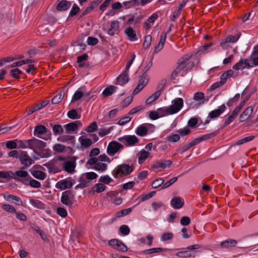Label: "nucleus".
<instances>
[{
  "instance_id": "obj_41",
  "label": "nucleus",
  "mask_w": 258,
  "mask_h": 258,
  "mask_svg": "<svg viewBox=\"0 0 258 258\" xmlns=\"http://www.w3.org/2000/svg\"><path fill=\"white\" fill-rule=\"evenodd\" d=\"M116 87L113 86H110L107 88H106L103 92V94L105 96H109L112 95L115 91Z\"/></svg>"
},
{
  "instance_id": "obj_54",
  "label": "nucleus",
  "mask_w": 258,
  "mask_h": 258,
  "mask_svg": "<svg viewBox=\"0 0 258 258\" xmlns=\"http://www.w3.org/2000/svg\"><path fill=\"white\" fill-rule=\"evenodd\" d=\"M30 203L34 207H35L38 208H41L43 207V203L38 200L30 199Z\"/></svg>"
},
{
  "instance_id": "obj_47",
  "label": "nucleus",
  "mask_w": 258,
  "mask_h": 258,
  "mask_svg": "<svg viewBox=\"0 0 258 258\" xmlns=\"http://www.w3.org/2000/svg\"><path fill=\"white\" fill-rule=\"evenodd\" d=\"M106 186L102 183H97L95 184L93 188V190L98 193L103 191L105 189Z\"/></svg>"
},
{
  "instance_id": "obj_59",
  "label": "nucleus",
  "mask_w": 258,
  "mask_h": 258,
  "mask_svg": "<svg viewBox=\"0 0 258 258\" xmlns=\"http://www.w3.org/2000/svg\"><path fill=\"white\" fill-rule=\"evenodd\" d=\"M120 232L124 235H128L130 232L129 227L125 225H121L119 228Z\"/></svg>"
},
{
  "instance_id": "obj_2",
  "label": "nucleus",
  "mask_w": 258,
  "mask_h": 258,
  "mask_svg": "<svg viewBox=\"0 0 258 258\" xmlns=\"http://www.w3.org/2000/svg\"><path fill=\"white\" fill-rule=\"evenodd\" d=\"M18 148L22 149L29 148L38 154L39 152L44 149L46 146V143L33 138L32 139L18 141Z\"/></svg>"
},
{
  "instance_id": "obj_62",
  "label": "nucleus",
  "mask_w": 258,
  "mask_h": 258,
  "mask_svg": "<svg viewBox=\"0 0 258 258\" xmlns=\"http://www.w3.org/2000/svg\"><path fill=\"white\" fill-rule=\"evenodd\" d=\"M99 181L105 184H109L112 179L108 175L102 176L99 178Z\"/></svg>"
},
{
  "instance_id": "obj_9",
  "label": "nucleus",
  "mask_w": 258,
  "mask_h": 258,
  "mask_svg": "<svg viewBox=\"0 0 258 258\" xmlns=\"http://www.w3.org/2000/svg\"><path fill=\"white\" fill-rule=\"evenodd\" d=\"M183 106V99L181 98H176L172 101V104L168 107L172 115L179 112Z\"/></svg>"
},
{
  "instance_id": "obj_13",
  "label": "nucleus",
  "mask_w": 258,
  "mask_h": 258,
  "mask_svg": "<svg viewBox=\"0 0 258 258\" xmlns=\"http://www.w3.org/2000/svg\"><path fill=\"white\" fill-rule=\"evenodd\" d=\"M73 185V180L71 179V178H68L59 180L56 183L55 187L57 189L64 190L67 188H70L72 187Z\"/></svg>"
},
{
  "instance_id": "obj_35",
  "label": "nucleus",
  "mask_w": 258,
  "mask_h": 258,
  "mask_svg": "<svg viewBox=\"0 0 258 258\" xmlns=\"http://www.w3.org/2000/svg\"><path fill=\"white\" fill-rule=\"evenodd\" d=\"M32 175L36 178L39 180H44L46 177V173L40 170H34L32 172Z\"/></svg>"
},
{
  "instance_id": "obj_28",
  "label": "nucleus",
  "mask_w": 258,
  "mask_h": 258,
  "mask_svg": "<svg viewBox=\"0 0 258 258\" xmlns=\"http://www.w3.org/2000/svg\"><path fill=\"white\" fill-rule=\"evenodd\" d=\"M79 181L80 183L76 186L75 188L76 189L79 188H83L87 187L89 186L90 184V181L86 178L84 175H82V176L80 177Z\"/></svg>"
},
{
  "instance_id": "obj_5",
  "label": "nucleus",
  "mask_w": 258,
  "mask_h": 258,
  "mask_svg": "<svg viewBox=\"0 0 258 258\" xmlns=\"http://www.w3.org/2000/svg\"><path fill=\"white\" fill-rule=\"evenodd\" d=\"M87 164L93 166V168L100 172H104L107 168V165L98 160L96 157H91L87 162Z\"/></svg>"
},
{
  "instance_id": "obj_14",
  "label": "nucleus",
  "mask_w": 258,
  "mask_h": 258,
  "mask_svg": "<svg viewBox=\"0 0 258 258\" xmlns=\"http://www.w3.org/2000/svg\"><path fill=\"white\" fill-rule=\"evenodd\" d=\"M172 164V162L170 160H163L157 161L154 163L151 166L153 170H156L159 168L165 169L170 167Z\"/></svg>"
},
{
  "instance_id": "obj_8",
  "label": "nucleus",
  "mask_w": 258,
  "mask_h": 258,
  "mask_svg": "<svg viewBox=\"0 0 258 258\" xmlns=\"http://www.w3.org/2000/svg\"><path fill=\"white\" fill-rule=\"evenodd\" d=\"M124 146L117 141L110 142L107 146V153L111 156H114L119 150L123 149Z\"/></svg>"
},
{
  "instance_id": "obj_53",
  "label": "nucleus",
  "mask_w": 258,
  "mask_h": 258,
  "mask_svg": "<svg viewBox=\"0 0 258 258\" xmlns=\"http://www.w3.org/2000/svg\"><path fill=\"white\" fill-rule=\"evenodd\" d=\"M164 184V180L162 178H158L155 180L152 183V186L153 188H157Z\"/></svg>"
},
{
  "instance_id": "obj_39",
  "label": "nucleus",
  "mask_w": 258,
  "mask_h": 258,
  "mask_svg": "<svg viewBox=\"0 0 258 258\" xmlns=\"http://www.w3.org/2000/svg\"><path fill=\"white\" fill-rule=\"evenodd\" d=\"M68 116L72 119H79L81 117V115L78 114L76 109H72L68 112Z\"/></svg>"
},
{
  "instance_id": "obj_38",
  "label": "nucleus",
  "mask_w": 258,
  "mask_h": 258,
  "mask_svg": "<svg viewBox=\"0 0 258 258\" xmlns=\"http://www.w3.org/2000/svg\"><path fill=\"white\" fill-rule=\"evenodd\" d=\"M166 250V249L162 248L160 247L157 248H152L148 249H146L143 251V253L145 254H152L155 253H159L162 251H164Z\"/></svg>"
},
{
  "instance_id": "obj_6",
  "label": "nucleus",
  "mask_w": 258,
  "mask_h": 258,
  "mask_svg": "<svg viewBox=\"0 0 258 258\" xmlns=\"http://www.w3.org/2000/svg\"><path fill=\"white\" fill-rule=\"evenodd\" d=\"M155 127V126L152 124L144 123L137 128L135 133L140 137H145L148 134V131H150L151 133L153 132Z\"/></svg>"
},
{
  "instance_id": "obj_22",
  "label": "nucleus",
  "mask_w": 258,
  "mask_h": 258,
  "mask_svg": "<svg viewBox=\"0 0 258 258\" xmlns=\"http://www.w3.org/2000/svg\"><path fill=\"white\" fill-rule=\"evenodd\" d=\"M166 38V33L162 32L160 35V41L157 46H156L154 50L155 53L159 52L164 47L165 40Z\"/></svg>"
},
{
  "instance_id": "obj_31",
  "label": "nucleus",
  "mask_w": 258,
  "mask_h": 258,
  "mask_svg": "<svg viewBox=\"0 0 258 258\" xmlns=\"http://www.w3.org/2000/svg\"><path fill=\"white\" fill-rule=\"evenodd\" d=\"M0 178L6 179H16L14 173L11 171H0Z\"/></svg>"
},
{
  "instance_id": "obj_64",
  "label": "nucleus",
  "mask_w": 258,
  "mask_h": 258,
  "mask_svg": "<svg viewBox=\"0 0 258 258\" xmlns=\"http://www.w3.org/2000/svg\"><path fill=\"white\" fill-rule=\"evenodd\" d=\"M79 7L76 4H74L72 8V10L70 11V16L71 17H73L76 15L79 12Z\"/></svg>"
},
{
  "instance_id": "obj_11",
  "label": "nucleus",
  "mask_w": 258,
  "mask_h": 258,
  "mask_svg": "<svg viewBox=\"0 0 258 258\" xmlns=\"http://www.w3.org/2000/svg\"><path fill=\"white\" fill-rule=\"evenodd\" d=\"M19 157L21 163L24 165L22 167V169H26L33 163L32 159L28 156L27 152L26 151H22Z\"/></svg>"
},
{
  "instance_id": "obj_49",
  "label": "nucleus",
  "mask_w": 258,
  "mask_h": 258,
  "mask_svg": "<svg viewBox=\"0 0 258 258\" xmlns=\"http://www.w3.org/2000/svg\"><path fill=\"white\" fill-rule=\"evenodd\" d=\"M233 69L235 70H243L245 69L244 60L241 59L233 66Z\"/></svg>"
},
{
  "instance_id": "obj_1",
  "label": "nucleus",
  "mask_w": 258,
  "mask_h": 258,
  "mask_svg": "<svg viewBox=\"0 0 258 258\" xmlns=\"http://www.w3.org/2000/svg\"><path fill=\"white\" fill-rule=\"evenodd\" d=\"M191 57V54H186L178 59L177 62L178 66L171 74L170 78L171 80L175 79L176 77L179 75L183 76L187 70L191 69L194 67V62H187Z\"/></svg>"
},
{
  "instance_id": "obj_3",
  "label": "nucleus",
  "mask_w": 258,
  "mask_h": 258,
  "mask_svg": "<svg viewBox=\"0 0 258 258\" xmlns=\"http://www.w3.org/2000/svg\"><path fill=\"white\" fill-rule=\"evenodd\" d=\"M134 170V167L126 164L118 165L112 172L114 177H122L131 174Z\"/></svg>"
},
{
  "instance_id": "obj_23",
  "label": "nucleus",
  "mask_w": 258,
  "mask_h": 258,
  "mask_svg": "<svg viewBox=\"0 0 258 258\" xmlns=\"http://www.w3.org/2000/svg\"><path fill=\"white\" fill-rule=\"evenodd\" d=\"M76 167V161L75 159H71L70 161L65 162L63 163V167L66 171L71 173L74 171Z\"/></svg>"
},
{
  "instance_id": "obj_29",
  "label": "nucleus",
  "mask_w": 258,
  "mask_h": 258,
  "mask_svg": "<svg viewBox=\"0 0 258 258\" xmlns=\"http://www.w3.org/2000/svg\"><path fill=\"white\" fill-rule=\"evenodd\" d=\"M237 76V73H235L232 70H228L225 72L220 77V79L224 81V83L226 82L227 79L230 77L235 78Z\"/></svg>"
},
{
  "instance_id": "obj_30",
  "label": "nucleus",
  "mask_w": 258,
  "mask_h": 258,
  "mask_svg": "<svg viewBox=\"0 0 258 258\" xmlns=\"http://www.w3.org/2000/svg\"><path fill=\"white\" fill-rule=\"evenodd\" d=\"M124 32L130 40L134 41L137 39L136 33L132 27H130L126 28Z\"/></svg>"
},
{
  "instance_id": "obj_4",
  "label": "nucleus",
  "mask_w": 258,
  "mask_h": 258,
  "mask_svg": "<svg viewBox=\"0 0 258 258\" xmlns=\"http://www.w3.org/2000/svg\"><path fill=\"white\" fill-rule=\"evenodd\" d=\"M34 135L45 141L50 140L51 138V131L41 124L37 125L35 127Z\"/></svg>"
},
{
  "instance_id": "obj_21",
  "label": "nucleus",
  "mask_w": 258,
  "mask_h": 258,
  "mask_svg": "<svg viewBox=\"0 0 258 258\" xmlns=\"http://www.w3.org/2000/svg\"><path fill=\"white\" fill-rule=\"evenodd\" d=\"M171 205L176 209L181 208L184 205V201L179 197L173 198L170 202Z\"/></svg>"
},
{
  "instance_id": "obj_58",
  "label": "nucleus",
  "mask_w": 258,
  "mask_h": 258,
  "mask_svg": "<svg viewBox=\"0 0 258 258\" xmlns=\"http://www.w3.org/2000/svg\"><path fill=\"white\" fill-rule=\"evenodd\" d=\"M113 127L111 126L108 128H102L100 129L98 132V135L101 137H104L105 135L108 134L112 130Z\"/></svg>"
},
{
  "instance_id": "obj_36",
  "label": "nucleus",
  "mask_w": 258,
  "mask_h": 258,
  "mask_svg": "<svg viewBox=\"0 0 258 258\" xmlns=\"http://www.w3.org/2000/svg\"><path fill=\"white\" fill-rule=\"evenodd\" d=\"M132 209L131 208L122 209L119 211L116 212L115 214V218H120L121 217H123L130 214L132 212Z\"/></svg>"
},
{
  "instance_id": "obj_50",
  "label": "nucleus",
  "mask_w": 258,
  "mask_h": 258,
  "mask_svg": "<svg viewBox=\"0 0 258 258\" xmlns=\"http://www.w3.org/2000/svg\"><path fill=\"white\" fill-rule=\"evenodd\" d=\"M18 141V140H15L8 141L6 143V147L8 148V149H10L16 148L17 146H18V142H17Z\"/></svg>"
},
{
  "instance_id": "obj_10",
  "label": "nucleus",
  "mask_w": 258,
  "mask_h": 258,
  "mask_svg": "<svg viewBox=\"0 0 258 258\" xmlns=\"http://www.w3.org/2000/svg\"><path fill=\"white\" fill-rule=\"evenodd\" d=\"M108 245L112 248L121 252H126L127 250L126 246L117 239H110L108 241Z\"/></svg>"
},
{
  "instance_id": "obj_42",
  "label": "nucleus",
  "mask_w": 258,
  "mask_h": 258,
  "mask_svg": "<svg viewBox=\"0 0 258 258\" xmlns=\"http://www.w3.org/2000/svg\"><path fill=\"white\" fill-rule=\"evenodd\" d=\"M44 166L46 167L49 170L52 171L53 172H57L59 171L56 168L55 164V162L51 161L44 164Z\"/></svg>"
},
{
  "instance_id": "obj_12",
  "label": "nucleus",
  "mask_w": 258,
  "mask_h": 258,
  "mask_svg": "<svg viewBox=\"0 0 258 258\" xmlns=\"http://www.w3.org/2000/svg\"><path fill=\"white\" fill-rule=\"evenodd\" d=\"M74 195L70 190L63 192L61 195V202L66 206H71L73 204Z\"/></svg>"
},
{
  "instance_id": "obj_19",
  "label": "nucleus",
  "mask_w": 258,
  "mask_h": 258,
  "mask_svg": "<svg viewBox=\"0 0 258 258\" xmlns=\"http://www.w3.org/2000/svg\"><path fill=\"white\" fill-rule=\"evenodd\" d=\"M253 108L252 106L247 107L239 116L240 122H243L249 119L253 112Z\"/></svg>"
},
{
  "instance_id": "obj_24",
  "label": "nucleus",
  "mask_w": 258,
  "mask_h": 258,
  "mask_svg": "<svg viewBox=\"0 0 258 258\" xmlns=\"http://www.w3.org/2000/svg\"><path fill=\"white\" fill-rule=\"evenodd\" d=\"M71 3L66 0L61 1L57 5L56 9L59 11H65L71 6Z\"/></svg>"
},
{
  "instance_id": "obj_16",
  "label": "nucleus",
  "mask_w": 258,
  "mask_h": 258,
  "mask_svg": "<svg viewBox=\"0 0 258 258\" xmlns=\"http://www.w3.org/2000/svg\"><path fill=\"white\" fill-rule=\"evenodd\" d=\"M240 34H236L235 35H229L222 41L220 43V46L223 48H225L227 43H235L238 40Z\"/></svg>"
},
{
  "instance_id": "obj_56",
  "label": "nucleus",
  "mask_w": 258,
  "mask_h": 258,
  "mask_svg": "<svg viewBox=\"0 0 258 258\" xmlns=\"http://www.w3.org/2000/svg\"><path fill=\"white\" fill-rule=\"evenodd\" d=\"M30 180L29 182V185L32 187L34 188H39L41 186V183L38 181L32 178L31 177L30 178Z\"/></svg>"
},
{
  "instance_id": "obj_25",
  "label": "nucleus",
  "mask_w": 258,
  "mask_h": 258,
  "mask_svg": "<svg viewBox=\"0 0 258 258\" xmlns=\"http://www.w3.org/2000/svg\"><path fill=\"white\" fill-rule=\"evenodd\" d=\"M148 83V80L145 77H142L139 80V84L133 91L134 94H138L141 91Z\"/></svg>"
},
{
  "instance_id": "obj_27",
  "label": "nucleus",
  "mask_w": 258,
  "mask_h": 258,
  "mask_svg": "<svg viewBox=\"0 0 258 258\" xmlns=\"http://www.w3.org/2000/svg\"><path fill=\"white\" fill-rule=\"evenodd\" d=\"M237 242L234 239H227L223 241L220 243V246L222 248H230L236 245Z\"/></svg>"
},
{
  "instance_id": "obj_18",
  "label": "nucleus",
  "mask_w": 258,
  "mask_h": 258,
  "mask_svg": "<svg viewBox=\"0 0 258 258\" xmlns=\"http://www.w3.org/2000/svg\"><path fill=\"white\" fill-rule=\"evenodd\" d=\"M225 104L221 105L218 109L213 110L209 112L208 118L214 119L219 117L226 109Z\"/></svg>"
},
{
  "instance_id": "obj_33",
  "label": "nucleus",
  "mask_w": 258,
  "mask_h": 258,
  "mask_svg": "<svg viewBox=\"0 0 258 258\" xmlns=\"http://www.w3.org/2000/svg\"><path fill=\"white\" fill-rule=\"evenodd\" d=\"M150 153L145 151V150H142L139 154L138 157V162L139 164H142L145 160L148 158L149 156Z\"/></svg>"
},
{
  "instance_id": "obj_46",
  "label": "nucleus",
  "mask_w": 258,
  "mask_h": 258,
  "mask_svg": "<svg viewBox=\"0 0 258 258\" xmlns=\"http://www.w3.org/2000/svg\"><path fill=\"white\" fill-rule=\"evenodd\" d=\"M180 139V136L178 134H172L171 135H168L166 137V139L169 142H171L172 143L176 142L178 141Z\"/></svg>"
},
{
  "instance_id": "obj_26",
  "label": "nucleus",
  "mask_w": 258,
  "mask_h": 258,
  "mask_svg": "<svg viewBox=\"0 0 258 258\" xmlns=\"http://www.w3.org/2000/svg\"><path fill=\"white\" fill-rule=\"evenodd\" d=\"M4 199L8 201L16 204L18 205H22L23 204L22 200L19 197L16 196L12 195L4 196Z\"/></svg>"
},
{
  "instance_id": "obj_45",
  "label": "nucleus",
  "mask_w": 258,
  "mask_h": 258,
  "mask_svg": "<svg viewBox=\"0 0 258 258\" xmlns=\"http://www.w3.org/2000/svg\"><path fill=\"white\" fill-rule=\"evenodd\" d=\"M152 41V37L150 35H146L144 38L143 47L145 49L149 48Z\"/></svg>"
},
{
  "instance_id": "obj_32",
  "label": "nucleus",
  "mask_w": 258,
  "mask_h": 258,
  "mask_svg": "<svg viewBox=\"0 0 258 258\" xmlns=\"http://www.w3.org/2000/svg\"><path fill=\"white\" fill-rule=\"evenodd\" d=\"M24 169H21V170L16 171L14 173L15 177L17 178L23 179L25 177L30 178V176L29 175L28 173L24 170Z\"/></svg>"
},
{
  "instance_id": "obj_57",
  "label": "nucleus",
  "mask_w": 258,
  "mask_h": 258,
  "mask_svg": "<svg viewBox=\"0 0 258 258\" xmlns=\"http://www.w3.org/2000/svg\"><path fill=\"white\" fill-rule=\"evenodd\" d=\"M39 155L42 158H47L50 156L51 155V151L49 149H43L42 150L39 152Z\"/></svg>"
},
{
  "instance_id": "obj_52",
  "label": "nucleus",
  "mask_w": 258,
  "mask_h": 258,
  "mask_svg": "<svg viewBox=\"0 0 258 258\" xmlns=\"http://www.w3.org/2000/svg\"><path fill=\"white\" fill-rule=\"evenodd\" d=\"M173 237V234L171 232L163 233L161 236V240L163 241L171 240Z\"/></svg>"
},
{
  "instance_id": "obj_60",
  "label": "nucleus",
  "mask_w": 258,
  "mask_h": 258,
  "mask_svg": "<svg viewBox=\"0 0 258 258\" xmlns=\"http://www.w3.org/2000/svg\"><path fill=\"white\" fill-rule=\"evenodd\" d=\"M97 129V123L95 121L91 123L87 127L86 130L88 133H92L96 131Z\"/></svg>"
},
{
  "instance_id": "obj_40",
  "label": "nucleus",
  "mask_w": 258,
  "mask_h": 258,
  "mask_svg": "<svg viewBox=\"0 0 258 258\" xmlns=\"http://www.w3.org/2000/svg\"><path fill=\"white\" fill-rule=\"evenodd\" d=\"M74 137L72 136L62 135L58 138V140L62 142H69L73 143L74 141Z\"/></svg>"
},
{
  "instance_id": "obj_37",
  "label": "nucleus",
  "mask_w": 258,
  "mask_h": 258,
  "mask_svg": "<svg viewBox=\"0 0 258 258\" xmlns=\"http://www.w3.org/2000/svg\"><path fill=\"white\" fill-rule=\"evenodd\" d=\"M159 115L160 117H163L168 115H171L168 106L159 108L157 109Z\"/></svg>"
},
{
  "instance_id": "obj_51",
  "label": "nucleus",
  "mask_w": 258,
  "mask_h": 258,
  "mask_svg": "<svg viewBox=\"0 0 258 258\" xmlns=\"http://www.w3.org/2000/svg\"><path fill=\"white\" fill-rule=\"evenodd\" d=\"M83 96V93L80 90H77L74 94L71 102H74L81 99Z\"/></svg>"
},
{
  "instance_id": "obj_20",
  "label": "nucleus",
  "mask_w": 258,
  "mask_h": 258,
  "mask_svg": "<svg viewBox=\"0 0 258 258\" xmlns=\"http://www.w3.org/2000/svg\"><path fill=\"white\" fill-rule=\"evenodd\" d=\"M128 72V71L125 70L118 77L117 79V83L118 85L123 86L128 82L129 80Z\"/></svg>"
},
{
  "instance_id": "obj_34",
  "label": "nucleus",
  "mask_w": 258,
  "mask_h": 258,
  "mask_svg": "<svg viewBox=\"0 0 258 258\" xmlns=\"http://www.w3.org/2000/svg\"><path fill=\"white\" fill-rule=\"evenodd\" d=\"M160 95L161 91L160 90L157 91L147 99L146 103L147 104H150L152 103L153 102L156 100Z\"/></svg>"
},
{
  "instance_id": "obj_63",
  "label": "nucleus",
  "mask_w": 258,
  "mask_h": 258,
  "mask_svg": "<svg viewBox=\"0 0 258 258\" xmlns=\"http://www.w3.org/2000/svg\"><path fill=\"white\" fill-rule=\"evenodd\" d=\"M81 145L85 147H88L92 144V141L91 139L88 138L82 139L81 140Z\"/></svg>"
},
{
  "instance_id": "obj_48",
  "label": "nucleus",
  "mask_w": 258,
  "mask_h": 258,
  "mask_svg": "<svg viewBox=\"0 0 258 258\" xmlns=\"http://www.w3.org/2000/svg\"><path fill=\"white\" fill-rule=\"evenodd\" d=\"M63 93L59 92L52 99L51 102L53 104H56L59 103L62 99Z\"/></svg>"
},
{
  "instance_id": "obj_55",
  "label": "nucleus",
  "mask_w": 258,
  "mask_h": 258,
  "mask_svg": "<svg viewBox=\"0 0 258 258\" xmlns=\"http://www.w3.org/2000/svg\"><path fill=\"white\" fill-rule=\"evenodd\" d=\"M254 138V136H248V137H245L242 139H241V140L238 141L236 142V144L237 145H240L243 144L245 143L251 141Z\"/></svg>"
},
{
  "instance_id": "obj_17",
  "label": "nucleus",
  "mask_w": 258,
  "mask_h": 258,
  "mask_svg": "<svg viewBox=\"0 0 258 258\" xmlns=\"http://www.w3.org/2000/svg\"><path fill=\"white\" fill-rule=\"evenodd\" d=\"M82 126V123L80 121H76L69 123L64 125L66 130V132L68 133L74 132L78 127Z\"/></svg>"
},
{
  "instance_id": "obj_61",
  "label": "nucleus",
  "mask_w": 258,
  "mask_h": 258,
  "mask_svg": "<svg viewBox=\"0 0 258 258\" xmlns=\"http://www.w3.org/2000/svg\"><path fill=\"white\" fill-rule=\"evenodd\" d=\"M88 180L96 179L98 175L94 172H89L83 174Z\"/></svg>"
},
{
  "instance_id": "obj_43",
  "label": "nucleus",
  "mask_w": 258,
  "mask_h": 258,
  "mask_svg": "<svg viewBox=\"0 0 258 258\" xmlns=\"http://www.w3.org/2000/svg\"><path fill=\"white\" fill-rule=\"evenodd\" d=\"M2 208L6 212L15 213H16V209L14 207L9 204H3L2 206Z\"/></svg>"
},
{
  "instance_id": "obj_44",
  "label": "nucleus",
  "mask_w": 258,
  "mask_h": 258,
  "mask_svg": "<svg viewBox=\"0 0 258 258\" xmlns=\"http://www.w3.org/2000/svg\"><path fill=\"white\" fill-rule=\"evenodd\" d=\"M53 133L55 135L61 134L63 132V129L61 125L55 124L52 126Z\"/></svg>"
},
{
  "instance_id": "obj_7",
  "label": "nucleus",
  "mask_w": 258,
  "mask_h": 258,
  "mask_svg": "<svg viewBox=\"0 0 258 258\" xmlns=\"http://www.w3.org/2000/svg\"><path fill=\"white\" fill-rule=\"evenodd\" d=\"M118 141L123 143L126 147L133 146L139 142V140L135 135H126L118 139Z\"/></svg>"
},
{
  "instance_id": "obj_15",
  "label": "nucleus",
  "mask_w": 258,
  "mask_h": 258,
  "mask_svg": "<svg viewBox=\"0 0 258 258\" xmlns=\"http://www.w3.org/2000/svg\"><path fill=\"white\" fill-rule=\"evenodd\" d=\"M119 32V22L118 21H113L110 23L107 33L110 36L117 35Z\"/></svg>"
}]
</instances>
